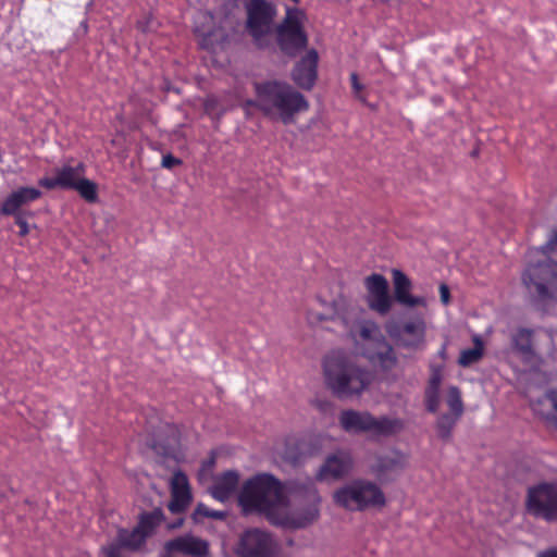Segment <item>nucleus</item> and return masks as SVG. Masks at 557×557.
<instances>
[{
	"label": "nucleus",
	"instance_id": "nucleus-1",
	"mask_svg": "<svg viewBox=\"0 0 557 557\" xmlns=\"http://www.w3.org/2000/svg\"><path fill=\"white\" fill-rule=\"evenodd\" d=\"M323 374L326 387L342 400L360 396L374 380L371 370L357 364L339 350L325 356Z\"/></svg>",
	"mask_w": 557,
	"mask_h": 557
},
{
	"label": "nucleus",
	"instance_id": "nucleus-2",
	"mask_svg": "<svg viewBox=\"0 0 557 557\" xmlns=\"http://www.w3.org/2000/svg\"><path fill=\"white\" fill-rule=\"evenodd\" d=\"M531 260L522 273V282L531 297L541 302L557 300V227L545 245L531 251Z\"/></svg>",
	"mask_w": 557,
	"mask_h": 557
},
{
	"label": "nucleus",
	"instance_id": "nucleus-3",
	"mask_svg": "<svg viewBox=\"0 0 557 557\" xmlns=\"http://www.w3.org/2000/svg\"><path fill=\"white\" fill-rule=\"evenodd\" d=\"M238 504L246 515L259 513L275 525L280 511L286 506V496L280 480L262 473L249 479L242 487Z\"/></svg>",
	"mask_w": 557,
	"mask_h": 557
},
{
	"label": "nucleus",
	"instance_id": "nucleus-4",
	"mask_svg": "<svg viewBox=\"0 0 557 557\" xmlns=\"http://www.w3.org/2000/svg\"><path fill=\"white\" fill-rule=\"evenodd\" d=\"M256 100L249 102L270 117H277L285 124L293 116L309 108L305 96L292 85L280 81L255 83Z\"/></svg>",
	"mask_w": 557,
	"mask_h": 557
},
{
	"label": "nucleus",
	"instance_id": "nucleus-5",
	"mask_svg": "<svg viewBox=\"0 0 557 557\" xmlns=\"http://www.w3.org/2000/svg\"><path fill=\"white\" fill-rule=\"evenodd\" d=\"M336 505L349 511H364L370 508H381L386 504L383 491L377 484L368 480H355L335 491L333 495Z\"/></svg>",
	"mask_w": 557,
	"mask_h": 557
},
{
	"label": "nucleus",
	"instance_id": "nucleus-6",
	"mask_svg": "<svg viewBox=\"0 0 557 557\" xmlns=\"http://www.w3.org/2000/svg\"><path fill=\"white\" fill-rule=\"evenodd\" d=\"M339 424L345 432H372L380 436H391L404 429V422L397 418H375L370 412L346 409L341 412Z\"/></svg>",
	"mask_w": 557,
	"mask_h": 557
},
{
	"label": "nucleus",
	"instance_id": "nucleus-7",
	"mask_svg": "<svg viewBox=\"0 0 557 557\" xmlns=\"http://www.w3.org/2000/svg\"><path fill=\"white\" fill-rule=\"evenodd\" d=\"M524 506L534 519L557 522V481H541L529 486Z\"/></svg>",
	"mask_w": 557,
	"mask_h": 557
},
{
	"label": "nucleus",
	"instance_id": "nucleus-8",
	"mask_svg": "<svg viewBox=\"0 0 557 557\" xmlns=\"http://www.w3.org/2000/svg\"><path fill=\"white\" fill-rule=\"evenodd\" d=\"M355 338H360L376 346L374 351H369L367 357L373 363H377L384 370H391L396 366L397 357L394 348L385 341L379 325L370 320L361 321L356 330H350Z\"/></svg>",
	"mask_w": 557,
	"mask_h": 557
},
{
	"label": "nucleus",
	"instance_id": "nucleus-9",
	"mask_svg": "<svg viewBox=\"0 0 557 557\" xmlns=\"http://www.w3.org/2000/svg\"><path fill=\"white\" fill-rule=\"evenodd\" d=\"M297 8L286 10V16L277 28V42L281 50L288 55H295L308 44L307 35L299 20Z\"/></svg>",
	"mask_w": 557,
	"mask_h": 557
},
{
	"label": "nucleus",
	"instance_id": "nucleus-10",
	"mask_svg": "<svg viewBox=\"0 0 557 557\" xmlns=\"http://www.w3.org/2000/svg\"><path fill=\"white\" fill-rule=\"evenodd\" d=\"M246 27L249 35L260 44L269 34L271 24L276 14L275 7L267 0H249L246 3Z\"/></svg>",
	"mask_w": 557,
	"mask_h": 557
},
{
	"label": "nucleus",
	"instance_id": "nucleus-11",
	"mask_svg": "<svg viewBox=\"0 0 557 557\" xmlns=\"http://www.w3.org/2000/svg\"><path fill=\"white\" fill-rule=\"evenodd\" d=\"M426 324L422 318H414L399 324L387 326L388 335L401 347L420 349L425 342Z\"/></svg>",
	"mask_w": 557,
	"mask_h": 557
},
{
	"label": "nucleus",
	"instance_id": "nucleus-12",
	"mask_svg": "<svg viewBox=\"0 0 557 557\" xmlns=\"http://www.w3.org/2000/svg\"><path fill=\"white\" fill-rule=\"evenodd\" d=\"M276 553V544L267 532L259 529L246 531L238 544L240 557H272Z\"/></svg>",
	"mask_w": 557,
	"mask_h": 557
},
{
	"label": "nucleus",
	"instance_id": "nucleus-13",
	"mask_svg": "<svg viewBox=\"0 0 557 557\" xmlns=\"http://www.w3.org/2000/svg\"><path fill=\"white\" fill-rule=\"evenodd\" d=\"M194 32L199 37V46L213 51L216 45L225 39V32L218 25L215 16L210 11H200L194 20Z\"/></svg>",
	"mask_w": 557,
	"mask_h": 557
},
{
	"label": "nucleus",
	"instance_id": "nucleus-14",
	"mask_svg": "<svg viewBox=\"0 0 557 557\" xmlns=\"http://www.w3.org/2000/svg\"><path fill=\"white\" fill-rule=\"evenodd\" d=\"M364 287L368 307L380 315L387 314L393 306L387 280L382 274L373 273L364 278Z\"/></svg>",
	"mask_w": 557,
	"mask_h": 557
},
{
	"label": "nucleus",
	"instance_id": "nucleus-15",
	"mask_svg": "<svg viewBox=\"0 0 557 557\" xmlns=\"http://www.w3.org/2000/svg\"><path fill=\"white\" fill-rule=\"evenodd\" d=\"M168 554H181L188 557H209L210 544L208 541L193 534H184L164 543Z\"/></svg>",
	"mask_w": 557,
	"mask_h": 557
},
{
	"label": "nucleus",
	"instance_id": "nucleus-16",
	"mask_svg": "<svg viewBox=\"0 0 557 557\" xmlns=\"http://www.w3.org/2000/svg\"><path fill=\"white\" fill-rule=\"evenodd\" d=\"M85 170L86 166L83 162H78L75 166L64 164L54 170L53 177H41L38 181V185L48 190L57 188L72 190L81 176L85 174Z\"/></svg>",
	"mask_w": 557,
	"mask_h": 557
},
{
	"label": "nucleus",
	"instance_id": "nucleus-17",
	"mask_svg": "<svg viewBox=\"0 0 557 557\" xmlns=\"http://www.w3.org/2000/svg\"><path fill=\"white\" fill-rule=\"evenodd\" d=\"M321 502L320 496L314 491L312 503L307 506L294 509L289 515H285L280 511L277 520L280 522L275 525H281L290 529H302L313 523L320 516L319 504Z\"/></svg>",
	"mask_w": 557,
	"mask_h": 557
},
{
	"label": "nucleus",
	"instance_id": "nucleus-18",
	"mask_svg": "<svg viewBox=\"0 0 557 557\" xmlns=\"http://www.w3.org/2000/svg\"><path fill=\"white\" fill-rule=\"evenodd\" d=\"M354 467V459L350 453L337 450L326 457L317 473L318 481L339 480L350 473Z\"/></svg>",
	"mask_w": 557,
	"mask_h": 557
},
{
	"label": "nucleus",
	"instance_id": "nucleus-19",
	"mask_svg": "<svg viewBox=\"0 0 557 557\" xmlns=\"http://www.w3.org/2000/svg\"><path fill=\"white\" fill-rule=\"evenodd\" d=\"M318 52L312 49L295 64L292 78L298 87L310 90L314 86L318 77Z\"/></svg>",
	"mask_w": 557,
	"mask_h": 557
},
{
	"label": "nucleus",
	"instance_id": "nucleus-20",
	"mask_svg": "<svg viewBox=\"0 0 557 557\" xmlns=\"http://www.w3.org/2000/svg\"><path fill=\"white\" fill-rule=\"evenodd\" d=\"M407 465L408 457L405 454L389 450L376 457L372 471L380 480H389L400 474Z\"/></svg>",
	"mask_w": 557,
	"mask_h": 557
},
{
	"label": "nucleus",
	"instance_id": "nucleus-21",
	"mask_svg": "<svg viewBox=\"0 0 557 557\" xmlns=\"http://www.w3.org/2000/svg\"><path fill=\"white\" fill-rule=\"evenodd\" d=\"M191 492L185 473L177 471L171 480V500L168 509L174 513H183L191 503Z\"/></svg>",
	"mask_w": 557,
	"mask_h": 557
},
{
	"label": "nucleus",
	"instance_id": "nucleus-22",
	"mask_svg": "<svg viewBox=\"0 0 557 557\" xmlns=\"http://www.w3.org/2000/svg\"><path fill=\"white\" fill-rule=\"evenodd\" d=\"M392 278L394 284V296L398 304L406 307L426 306V301L423 297L412 296L410 294L412 283L401 270L393 269Z\"/></svg>",
	"mask_w": 557,
	"mask_h": 557
},
{
	"label": "nucleus",
	"instance_id": "nucleus-23",
	"mask_svg": "<svg viewBox=\"0 0 557 557\" xmlns=\"http://www.w3.org/2000/svg\"><path fill=\"white\" fill-rule=\"evenodd\" d=\"M319 304L322 307L321 311L315 309H309L307 312V319L310 323H319L323 321H341L343 325L347 326L348 321L344 313L345 301L343 299L333 300L327 304L324 300L318 298Z\"/></svg>",
	"mask_w": 557,
	"mask_h": 557
},
{
	"label": "nucleus",
	"instance_id": "nucleus-24",
	"mask_svg": "<svg viewBox=\"0 0 557 557\" xmlns=\"http://www.w3.org/2000/svg\"><path fill=\"white\" fill-rule=\"evenodd\" d=\"M42 196L35 187H20L12 191L2 202L1 212L4 215L16 214L24 205L34 202Z\"/></svg>",
	"mask_w": 557,
	"mask_h": 557
},
{
	"label": "nucleus",
	"instance_id": "nucleus-25",
	"mask_svg": "<svg viewBox=\"0 0 557 557\" xmlns=\"http://www.w3.org/2000/svg\"><path fill=\"white\" fill-rule=\"evenodd\" d=\"M534 331L528 327H519L511 335V345L513 350L525 361L531 362L535 359L533 348Z\"/></svg>",
	"mask_w": 557,
	"mask_h": 557
},
{
	"label": "nucleus",
	"instance_id": "nucleus-26",
	"mask_svg": "<svg viewBox=\"0 0 557 557\" xmlns=\"http://www.w3.org/2000/svg\"><path fill=\"white\" fill-rule=\"evenodd\" d=\"M239 483V475L235 471H226L215 478L211 487V495L220 502L227 500L236 491Z\"/></svg>",
	"mask_w": 557,
	"mask_h": 557
},
{
	"label": "nucleus",
	"instance_id": "nucleus-27",
	"mask_svg": "<svg viewBox=\"0 0 557 557\" xmlns=\"http://www.w3.org/2000/svg\"><path fill=\"white\" fill-rule=\"evenodd\" d=\"M147 540L136 525L133 530L120 528L115 537V541L129 552L140 550L146 545Z\"/></svg>",
	"mask_w": 557,
	"mask_h": 557
},
{
	"label": "nucleus",
	"instance_id": "nucleus-28",
	"mask_svg": "<svg viewBox=\"0 0 557 557\" xmlns=\"http://www.w3.org/2000/svg\"><path fill=\"white\" fill-rule=\"evenodd\" d=\"M165 516L161 508H154L151 511H144L139 515L136 527L149 539L156 532L157 528L164 521Z\"/></svg>",
	"mask_w": 557,
	"mask_h": 557
},
{
	"label": "nucleus",
	"instance_id": "nucleus-29",
	"mask_svg": "<svg viewBox=\"0 0 557 557\" xmlns=\"http://www.w3.org/2000/svg\"><path fill=\"white\" fill-rule=\"evenodd\" d=\"M473 344L474 346L472 348L462 349L460 351L458 358L459 366L465 368L470 367L482 359L484 355V343L482 338L479 335H474Z\"/></svg>",
	"mask_w": 557,
	"mask_h": 557
},
{
	"label": "nucleus",
	"instance_id": "nucleus-30",
	"mask_svg": "<svg viewBox=\"0 0 557 557\" xmlns=\"http://www.w3.org/2000/svg\"><path fill=\"white\" fill-rule=\"evenodd\" d=\"M72 190H76L87 202H96L98 199V187L92 181L81 176Z\"/></svg>",
	"mask_w": 557,
	"mask_h": 557
},
{
	"label": "nucleus",
	"instance_id": "nucleus-31",
	"mask_svg": "<svg viewBox=\"0 0 557 557\" xmlns=\"http://www.w3.org/2000/svg\"><path fill=\"white\" fill-rule=\"evenodd\" d=\"M446 403L451 411V416L459 419L463 412V404H462L461 394H460V391L458 387H456V386L449 387Z\"/></svg>",
	"mask_w": 557,
	"mask_h": 557
},
{
	"label": "nucleus",
	"instance_id": "nucleus-32",
	"mask_svg": "<svg viewBox=\"0 0 557 557\" xmlns=\"http://www.w3.org/2000/svg\"><path fill=\"white\" fill-rule=\"evenodd\" d=\"M457 420H458V418H456L451 414H448V413H443L438 418L436 428H437L438 436L442 440H448L450 437L451 431H453Z\"/></svg>",
	"mask_w": 557,
	"mask_h": 557
},
{
	"label": "nucleus",
	"instance_id": "nucleus-33",
	"mask_svg": "<svg viewBox=\"0 0 557 557\" xmlns=\"http://www.w3.org/2000/svg\"><path fill=\"white\" fill-rule=\"evenodd\" d=\"M194 519L197 521L198 517L211 518L214 520H224L227 516L226 511L213 510L207 505L200 503L194 511Z\"/></svg>",
	"mask_w": 557,
	"mask_h": 557
},
{
	"label": "nucleus",
	"instance_id": "nucleus-34",
	"mask_svg": "<svg viewBox=\"0 0 557 557\" xmlns=\"http://www.w3.org/2000/svg\"><path fill=\"white\" fill-rule=\"evenodd\" d=\"M424 400L426 410L431 413H435L440 407V391L425 388Z\"/></svg>",
	"mask_w": 557,
	"mask_h": 557
},
{
	"label": "nucleus",
	"instance_id": "nucleus-35",
	"mask_svg": "<svg viewBox=\"0 0 557 557\" xmlns=\"http://www.w3.org/2000/svg\"><path fill=\"white\" fill-rule=\"evenodd\" d=\"M442 383V373L440 369H433L430 375L426 388L440 391Z\"/></svg>",
	"mask_w": 557,
	"mask_h": 557
},
{
	"label": "nucleus",
	"instance_id": "nucleus-36",
	"mask_svg": "<svg viewBox=\"0 0 557 557\" xmlns=\"http://www.w3.org/2000/svg\"><path fill=\"white\" fill-rule=\"evenodd\" d=\"M15 216V224L20 227L18 235L24 237L29 233V226L22 212L13 214Z\"/></svg>",
	"mask_w": 557,
	"mask_h": 557
},
{
	"label": "nucleus",
	"instance_id": "nucleus-37",
	"mask_svg": "<svg viewBox=\"0 0 557 557\" xmlns=\"http://www.w3.org/2000/svg\"><path fill=\"white\" fill-rule=\"evenodd\" d=\"M123 547L115 541L102 548L106 557H122L121 549Z\"/></svg>",
	"mask_w": 557,
	"mask_h": 557
},
{
	"label": "nucleus",
	"instance_id": "nucleus-38",
	"mask_svg": "<svg viewBox=\"0 0 557 557\" xmlns=\"http://www.w3.org/2000/svg\"><path fill=\"white\" fill-rule=\"evenodd\" d=\"M350 83H351V88H352L355 96L359 99H362L360 92L363 89V85L359 82V77H358L357 73L350 74Z\"/></svg>",
	"mask_w": 557,
	"mask_h": 557
},
{
	"label": "nucleus",
	"instance_id": "nucleus-39",
	"mask_svg": "<svg viewBox=\"0 0 557 557\" xmlns=\"http://www.w3.org/2000/svg\"><path fill=\"white\" fill-rule=\"evenodd\" d=\"M181 163H182L181 159L174 157L171 153H168V154L163 156L161 165L165 169H172L176 165H180Z\"/></svg>",
	"mask_w": 557,
	"mask_h": 557
},
{
	"label": "nucleus",
	"instance_id": "nucleus-40",
	"mask_svg": "<svg viewBox=\"0 0 557 557\" xmlns=\"http://www.w3.org/2000/svg\"><path fill=\"white\" fill-rule=\"evenodd\" d=\"M440 296H441V301L443 302V305H448L449 301H450V292H449V288L446 284H441L440 285Z\"/></svg>",
	"mask_w": 557,
	"mask_h": 557
},
{
	"label": "nucleus",
	"instance_id": "nucleus-41",
	"mask_svg": "<svg viewBox=\"0 0 557 557\" xmlns=\"http://www.w3.org/2000/svg\"><path fill=\"white\" fill-rule=\"evenodd\" d=\"M151 21L152 16L149 15L145 21L137 22V28L141 32H147L151 29Z\"/></svg>",
	"mask_w": 557,
	"mask_h": 557
},
{
	"label": "nucleus",
	"instance_id": "nucleus-42",
	"mask_svg": "<svg viewBox=\"0 0 557 557\" xmlns=\"http://www.w3.org/2000/svg\"><path fill=\"white\" fill-rule=\"evenodd\" d=\"M215 99L214 98H207L206 102H205V110L206 112L208 113H211L214 109V106H215Z\"/></svg>",
	"mask_w": 557,
	"mask_h": 557
},
{
	"label": "nucleus",
	"instance_id": "nucleus-43",
	"mask_svg": "<svg viewBox=\"0 0 557 557\" xmlns=\"http://www.w3.org/2000/svg\"><path fill=\"white\" fill-rule=\"evenodd\" d=\"M537 557H557V548H549L537 554Z\"/></svg>",
	"mask_w": 557,
	"mask_h": 557
},
{
	"label": "nucleus",
	"instance_id": "nucleus-44",
	"mask_svg": "<svg viewBox=\"0 0 557 557\" xmlns=\"http://www.w3.org/2000/svg\"><path fill=\"white\" fill-rule=\"evenodd\" d=\"M183 523V519H181L176 524L172 525L171 528H178Z\"/></svg>",
	"mask_w": 557,
	"mask_h": 557
},
{
	"label": "nucleus",
	"instance_id": "nucleus-45",
	"mask_svg": "<svg viewBox=\"0 0 557 557\" xmlns=\"http://www.w3.org/2000/svg\"><path fill=\"white\" fill-rule=\"evenodd\" d=\"M445 354V347L442 348V351H440V355H444Z\"/></svg>",
	"mask_w": 557,
	"mask_h": 557
},
{
	"label": "nucleus",
	"instance_id": "nucleus-46",
	"mask_svg": "<svg viewBox=\"0 0 557 557\" xmlns=\"http://www.w3.org/2000/svg\"><path fill=\"white\" fill-rule=\"evenodd\" d=\"M445 354V347L442 348V351H440V355H444Z\"/></svg>",
	"mask_w": 557,
	"mask_h": 557
}]
</instances>
